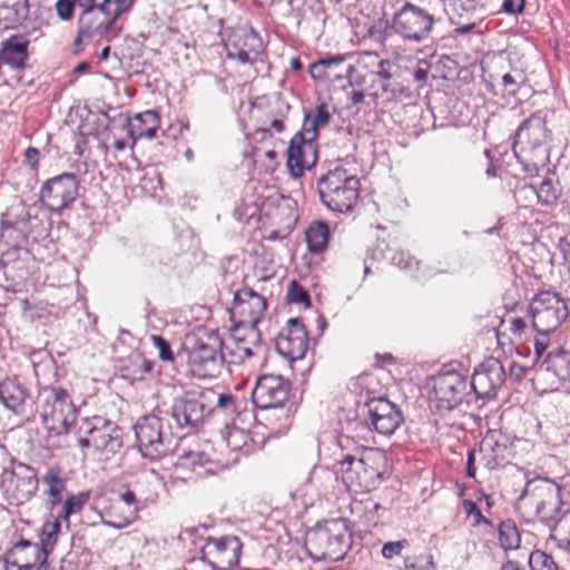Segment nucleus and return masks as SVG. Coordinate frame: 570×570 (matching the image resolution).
<instances>
[{"label": "nucleus", "mask_w": 570, "mask_h": 570, "mask_svg": "<svg viewBox=\"0 0 570 570\" xmlns=\"http://www.w3.org/2000/svg\"><path fill=\"white\" fill-rule=\"evenodd\" d=\"M135 0H78L82 12L79 17V29L73 45L78 47L83 39L90 38L91 35L108 40L116 37L121 30L118 20L130 10Z\"/></svg>", "instance_id": "obj_1"}, {"label": "nucleus", "mask_w": 570, "mask_h": 570, "mask_svg": "<svg viewBox=\"0 0 570 570\" xmlns=\"http://www.w3.org/2000/svg\"><path fill=\"white\" fill-rule=\"evenodd\" d=\"M337 473L347 489L360 492L375 490L384 480L387 458L384 451L365 448L360 455L345 454L336 463Z\"/></svg>", "instance_id": "obj_2"}, {"label": "nucleus", "mask_w": 570, "mask_h": 570, "mask_svg": "<svg viewBox=\"0 0 570 570\" xmlns=\"http://www.w3.org/2000/svg\"><path fill=\"white\" fill-rule=\"evenodd\" d=\"M549 130L542 110L533 112L519 126L513 141V153L525 173L532 175L549 160Z\"/></svg>", "instance_id": "obj_3"}, {"label": "nucleus", "mask_w": 570, "mask_h": 570, "mask_svg": "<svg viewBox=\"0 0 570 570\" xmlns=\"http://www.w3.org/2000/svg\"><path fill=\"white\" fill-rule=\"evenodd\" d=\"M132 429L135 445L144 459L157 462L173 454L175 439L166 413L157 410L142 415Z\"/></svg>", "instance_id": "obj_4"}, {"label": "nucleus", "mask_w": 570, "mask_h": 570, "mask_svg": "<svg viewBox=\"0 0 570 570\" xmlns=\"http://www.w3.org/2000/svg\"><path fill=\"white\" fill-rule=\"evenodd\" d=\"M352 533L344 519L317 522L305 535V548L313 559L340 561L352 548Z\"/></svg>", "instance_id": "obj_5"}, {"label": "nucleus", "mask_w": 570, "mask_h": 570, "mask_svg": "<svg viewBox=\"0 0 570 570\" xmlns=\"http://www.w3.org/2000/svg\"><path fill=\"white\" fill-rule=\"evenodd\" d=\"M518 503L533 509L540 521L548 524L552 532L557 531L559 522L567 514V511L562 510L561 488L544 478L528 481L518 498Z\"/></svg>", "instance_id": "obj_6"}, {"label": "nucleus", "mask_w": 570, "mask_h": 570, "mask_svg": "<svg viewBox=\"0 0 570 570\" xmlns=\"http://www.w3.org/2000/svg\"><path fill=\"white\" fill-rule=\"evenodd\" d=\"M322 203L331 210L347 213L353 209L360 196V180L342 167L328 170L318 179Z\"/></svg>", "instance_id": "obj_7"}, {"label": "nucleus", "mask_w": 570, "mask_h": 570, "mask_svg": "<svg viewBox=\"0 0 570 570\" xmlns=\"http://www.w3.org/2000/svg\"><path fill=\"white\" fill-rule=\"evenodd\" d=\"M38 412L45 428L55 435L67 433L77 415L69 394L53 386H46L39 391Z\"/></svg>", "instance_id": "obj_8"}, {"label": "nucleus", "mask_w": 570, "mask_h": 570, "mask_svg": "<svg viewBox=\"0 0 570 570\" xmlns=\"http://www.w3.org/2000/svg\"><path fill=\"white\" fill-rule=\"evenodd\" d=\"M435 23L428 10L405 2L392 17L391 29L406 42L420 43L431 38Z\"/></svg>", "instance_id": "obj_9"}, {"label": "nucleus", "mask_w": 570, "mask_h": 570, "mask_svg": "<svg viewBox=\"0 0 570 570\" xmlns=\"http://www.w3.org/2000/svg\"><path fill=\"white\" fill-rule=\"evenodd\" d=\"M79 446L94 448L96 451L115 454L122 445L119 426L102 416L85 419L78 429Z\"/></svg>", "instance_id": "obj_10"}, {"label": "nucleus", "mask_w": 570, "mask_h": 570, "mask_svg": "<svg viewBox=\"0 0 570 570\" xmlns=\"http://www.w3.org/2000/svg\"><path fill=\"white\" fill-rule=\"evenodd\" d=\"M223 342L217 337L196 338L186 347L187 364L190 373L198 379H212L219 375L224 363Z\"/></svg>", "instance_id": "obj_11"}, {"label": "nucleus", "mask_w": 570, "mask_h": 570, "mask_svg": "<svg viewBox=\"0 0 570 570\" xmlns=\"http://www.w3.org/2000/svg\"><path fill=\"white\" fill-rule=\"evenodd\" d=\"M568 313L566 301L550 291L539 293L530 304L532 326L543 336L557 330Z\"/></svg>", "instance_id": "obj_12"}, {"label": "nucleus", "mask_w": 570, "mask_h": 570, "mask_svg": "<svg viewBox=\"0 0 570 570\" xmlns=\"http://www.w3.org/2000/svg\"><path fill=\"white\" fill-rule=\"evenodd\" d=\"M289 389V382L283 376L265 374L258 377L252 392V401L262 413L276 410L279 413L276 419L287 421L288 415L284 405L288 400Z\"/></svg>", "instance_id": "obj_13"}, {"label": "nucleus", "mask_w": 570, "mask_h": 570, "mask_svg": "<svg viewBox=\"0 0 570 570\" xmlns=\"http://www.w3.org/2000/svg\"><path fill=\"white\" fill-rule=\"evenodd\" d=\"M214 397L210 389L188 391L175 397L171 405V417L178 428H196L209 414V401Z\"/></svg>", "instance_id": "obj_14"}, {"label": "nucleus", "mask_w": 570, "mask_h": 570, "mask_svg": "<svg viewBox=\"0 0 570 570\" xmlns=\"http://www.w3.org/2000/svg\"><path fill=\"white\" fill-rule=\"evenodd\" d=\"M1 488L9 504H23L38 489L36 471L27 464L18 463L10 471H4Z\"/></svg>", "instance_id": "obj_15"}, {"label": "nucleus", "mask_w": 570, "mask_h": 570, "mask_svg": "<svg viewBox=\"0 0 570 570\" xmlns=\"http://www.w3.org/2000/svg\"><path fill=\"white\" fill-rule=\"evenodd\" d=\"M79 181L71 173H63L48 179L40 189V200L52 213H61L78 196Z\"/></svg>", "instance_id": "obj_16"}, {"label": "nucleus", "mask_w": 570, "mask_h": 570, "mask_svg": "<svg viewBox=\"0 0 570 570\" xmlns=\"http://www.w3.org/2000/svg\"><path fill=\"white\" fill-rule=\"evenodd\" d=\"M393 67L394 65L390 60L379 61L377 70L367 75L368 85L365 87V91L368 96L374 99L386 96L389 100L400 97L410 98L412 96L409 83L397 79L392 70Z\"/></svg>", "instance_id": "obj_17"}, {"label": "nucleus", "mask_w": 570, "mask_h": 570, "mask_svg": "<svg viewBox=\"0 0 570 570\" xmlns=\"http://www.w3.org/2000/svg\"><path fill=\"white\" fill-rule=\"evenodd\" d=\"M266 309V298L252 288L244 287L234 294L230 316L236 320V326L256 328Z\"/></svg>", "instance_id": "obj_18"}, {"label": "nucleus", "mask_w": 570, "mask_h": 570, "mask_svg": "<svg viewBox=\"0 0 570 570\" xmlns=\"http://www.w3.org/2000/svg\"><path fill=\"white\" fill-rule=\"evenodd\" d=\"M364 409L366 425L384 436L392 435L404 421L401 410L385 397L371 399Z\"/></svg>", "instance_id": "obj_19"}, {"label": "nucleus", "mask_w": 570, "mask_h": 570, "mask_svg": "<svg viewBox=\"0 0 570 570\" xmlns=\"http://www.w3.org/2000/svg\"><path fill=\"white\" fill-rule=\"evenodd\" d=\"M200 552L202 559L214 570H229L239 561L242 542L235 535L208 538Z\"/></svg>", "instance_id": "obj_20"}, {"label": "nucleus", "mask_w": 570, "mask_h": 570, "mask_svg": "<svg viewBox=\"0 0 570 570\" xmlns=\"http://www.w3.org/2000/svg\"><path fill=\"white\" fill-rule=\"evenodd\" d=\"M504 381L505 371L502 363L491 357L475 367L470 385L479 399L490 400L497 395Z\"/></svg>", "instance_id": "obj_21"}, {"label": "nucleus", "mask_w": 570, "mask_h": 570, "mask_svg": "<svg viewBox=\"0 0 570 570\" xmlns=\"http://www.w3.org/2000/svg\"><path fill=\"white\" fill-rule=\"evenodd\" d=\"M465 389V379L458 372H446L436 376L433 394L438 410L451 411L456 407L463 400Z\"/></svg>", "instance_id": "obj_22"}, {"label": "nucleus", "mask_w": 570, "mask_h": 570, "mask_svg": "<svg viewBox=\"0 0 570 570\" xmlns=\"http://www.w3.org/2000/svg\"><path fill=\"white\" fill-rule=\"evenodd\" d=\"M276 351L293 362L305 356L308 346L307 332L298 318H289L286 327L278 334L275 342Z\"/></svg>", "instance_id": "obj_23"}, {"label": "nucleus", "mask_w": 570, "mask_h": 570, "mask_svg": "<svg viewBox=\"0 0 570 570\" xmlns=\"http://www.w3.org/2000/svg\"><path fill=\"white\" fill-rule=\"evenodd\" d=\"M316 139H309L303 132H296L287 149V165L295 177H299L305 168L316 161Z\"/></svg>", "instance_id": "obj_24"}, {"label": "nucleus", "mask_w": 570, "mask_h": 570, "mask_svg": "<svg viewBox=\"0 0 570 570\" xmlns=\"http://www.w3.org/2000/svg\"><path fill=\"white\" fill-rule=\"evenodd\" d=\"M223 347L229 351L233 357L232 363H243L262 350L259 333L257 328L235 326L232 332L230 345L223 343Z\"/></svg>", "instance_id": "obj_25"}, {"label": "nucleus", "mask_w": 570, "mask_h": 570, "mask_svg": "<svg viewBox=\"0 0 570 570\" xmlns=\"http://www.w3.org/2000/svg\"><path fill=\"white\" fill-rule=\"evenodd\" d=\"M229 58L253 63L262 50V40L254 30H237L226 43Z\"/></svg>", "instance_id": "obj_26"}, {"label": "nucleus", "mask_w": 570, "mask_h": 570, "mask_svg": "<svg viewBox=\"0 0 570 570\" xmlns=\"http://www.w3.org/2000/svg\"><path fill=\"white\" fill-rule=\"evenodd\" d=\"M29 41L19 35H13L1 42L0 62L8 65L11 69H22L28 60Z\"/></svg>", "instance_id": "obj_27"}, {"label": "nucleus", "mask_w": 570, "mask_h": 570, "mask_svg": "<svg viewBox=\"0 0 570 570\" xmlns=\"http://www.w3.org/2000/svg\"><path fill=\"white\" fill-rule=\"evenodd\" d=\"M160 127V117L155 110H146L135 116L134 122L129 124V135L134 141L147 138L153 139Z\"/></svg>", "instance_id": "obj_28"}, {"label": "nucleus", "mask_w": 570, "mask_h": 570, "mask_svg": "<svg viewBox=\"0 0 570 570\" xmlns=\"http://www.w3.org/2000/svg\"><path fill=\"white\" fill-rule=\"evenodd\" d=\"M28 13V0H0V29L14 28Z\"/></svg>", "instance_id": "obj_29"}, {"label": "nucleus", "mask_w": 570, "mask_h": 570, "mask_svg": "<svg viewBox=\"0 0 570 570\" xmlns=\"http://www.w3.org/2000/svg\"><path fill=\"white\" fill-rule=\"evenodd\" d=\"M332 119L330 106L325 102L316 106L314 110L305 111L304 121L301 132L309 139H316L320 129L328 126Z\"/></svg>", "instance_id": "obj_30"}, {"label": "nucleus", "mask_w": 570, "mask_h": 570, "mask_svg": "<svg viewBox=\"0 0 570 570\" xmlns=\"http://www.w3.org/2000/svg\"><path fill=\"white\" fill-rule=\"evenodd\" d=\"M26 396V390L19 382L10 379L0 382V402L9 411L19 413L23 407Z\"/></svg>", "instance_id": "obj_31"}, {"label": "nucleus", "mask_w": 570, "mask_h": 570, "mask_svg": "<svg viewBox=\"0 0 570 570\" xmlns=\"http://www.w3.org/2000/svg\"><path fill=\"white\" fill-rule=\"evenodd\" d=\"M99 517L102 524L120 530L134 521L135 510H124L120 502H112L99 511Z\"/></svg>", "instance_id": "obj_32"}, {"label": "nucleus", "mask_w": 570, "mask_h": 570, "mask_svg": "<svg viewBox=\"0 0 570 570\" xmlns=\"http://www.w3.org/2000/svg\"><path fill=\"white\" fill-rule=\"evenodd\" d=\"M42 482L47 485L45 493L48 495V505L53 510L62 501V494L66 491V479L59 468L47 470Z\"/></svg>", "instance_id": "obj_33"}, {"label": "nucleus", "mask_w": 570, "mask_h": 570, "mask_svg": "<svg viewBox=\"0 0 570 570\" xmlns=\"http://www.w3.org/2000/svg\"><path fill=\"white\" fill-rule=\"evenodd\" d=\"M350 508L352 515L363 527L371 528L377 524L381 505L374 500L370 498L353 500Z\"/></svg>", "instance_id": "obj_34"}, {"label": "nucleus", "mask_w": 570, "mask_h": 570, "mask_svg": "<svg viewBox=\"0 0 570 570\" xmlns=\"http://www.w3.org/2000/svg\"><path fill=\"white\" fill-rule=\"evenodd\" d=\"M330 226L324 222H313L305 232V240L311 253H321L327 248Z\"/></svg>", "instance_id": "obj_35"}, {"label": "nucleus", "mask_w": 570, "mask_h": 570, "mask_svg": "<svg viewBox=\"0 0 570 570\" xmlns=\"http://www.w3.org/2000/svg\"><path fill=\"white\" fill-rule=\"evenodd\" d=\"M544 363L547 371L552 372L560 381L564 382L570 377V360L564 350L550 352Z\"/></svg>", "instance_id": "obj_36"}, {"label": "nucleus", "mask_w": 570, "mask_h": 570, "mask_svg": "<svg viewBox=\"0 0 570 570\" xmlns=\"http://www.w3.org/2000/svg\"><path fill=\"white\" fill-rule=\"evenodd\" d=\"M499 541L504 550H515L520 547L521 537L513 520L507 519L499 524Z\"/></svg>", "instance_id": "obj_37"}, {"label": "nucleus", "mask_w": 570, "mask_h": 570, "mask_svg": "<svg viewBox=\"0 0 570 570\" xmlns=\"http://www.w3.org/2000/svg\"><path fill=\"white\" fill-rule=\"evenodd\" d=\"M60 527L59 518L52 521H46L42 525L41 550L43 554L48 556L52 552L58 540Z\"/></svg>", "instance_id": "obj_38"}, {"label": "nucleus", "mask_w": 570, "mask_h": 570, "mask_svg": "<svg viewBox=\"0 0 570 570\" xmlns=\"http://www.w3.org/2000/svg\"><path fill=\"white\" fill-rule=\"evenodd\" d=\"M523 190L535 196L544 205H549L558 198V190L550 179H544L538 187L532 185L524 187Z\"/></svg>", "instance_id": "obj_39"}, {"label": "nucleus", "mask_w": 570, "mask_h": 570, "mask_svg": "<svg viewBox=\"0 0 570 570\" xmlns=\"http://www.w3.org/2000/svg\"><path fill=\"white\" fill-rule=\"evenodd\" d=\"M88 492H80L78 494L69 495L65 500L61 512L59 513L58 518L65 520L68 523L70 515L79 513L82 510L86 502L88 501Z\"/></svg>", "instance_id": "obj_40"}, {"label": "nucleus", "mask_w": 570, "mask_h": 570, "mask_svg": "<svg viewBox=\"0 0 570 570\" xmlns=\"http://www.w3.org/2000/svg\"><path fill=\"white\" fill-rule=\"evenodd\" d=\"M225 442L227 448L232 451H242L248 446V443L252 442V438L244 429L233 425L227 428Z\"/></svg>", "instance_id": "obj_41"}, {"label": "nucleus", "mask_w": 570, "mask_h": 570, "mask_svg": "<svg viewBox=\"0 0 570 570\" xmlns=\"http://www.w3.org/2000/svg\"><path fill=\"white\" fill-rule=\"evenodd\" d=\"M495 446L497 449L494 448V444L491 441L483 440L479 449V454L484 461V465L489 470H494L501 465V460L499 459V455L495 452L497 450H502V448L498 444H495Z\"/></svg>", "instance_id": "obj_42"}, {"label": "nucleus", "mask_w": 570, "mask_h": 570, "mask_svg": "<svg viewBox=\"0 0 570 570\" xmlns=\"http://www.w3.org/2000/svg\"><path fill=\"white\" fill-rule=\"evenodd\" d=\"M403 570H438V566L431 554L409 556Z\"/></svg>", "instance_id": "obj_43"}, {"label": "nucleus", "mask_w": 570, "mask_h": 570, "mask_svg": "<svg viewBox=\"0 0 570 570\" xmlns=\"http://www.w3.org/2000/svg\"><path fill=\"white\" fill-rule=\"evenodd\" d=\"M215 404L227 414H233L237 411V397L230 393L217 394L214 391V397L209 401V413L213 411Z\"/></svg>", "instance_id": "obj_44"}, {"label": "nucleus", "mask_w": 570, "mask_h": 570, "mask_svg": "<svg viewBox=\"0 0 570 570\" xmlns=\"http://www.w3.org/2000/svg\"><path fill=\"white\" fill-rule=\"evenodd\" d=\"M410 547V542L406 539H401L397 541H387L383 543L381 548V556L385 560H393L396 557H400L402 552Z\"/></svg>", "instance_id": "obj_45"}, {"label": "nucleus", "mask_w": 570, "mask_h": 570, "mask_svg": "<svg viewBox=\"0 0 570 570\" xmlns=\"http://www.w3.org/2000/svg\"><path fill=\"white\" fill-rule=\"evenodd\" d=\"M36 564V558L31 561L21 562V554H17V551H9L4 557V569L6 570H31Z\"/></svg>", "instance_id": "obj_46"}, {"label": "nucleus", "mask_w": 570, "mask_h": 570, "mask_svg": "<svg viewBox=\"0 0 570 570\" xmlns=\"http://www.w3.org/2000/svg\"><path fill=\"white\" fill-rule=\"evenodd\" d=\"M391 262L401 269H411L417 265V262L413 256L401 249L395 250L391 257Z\"/></svg>", "instance_id": "obj_47"}, {"label": "nucleus", "mask_w": 570, "mask_h": 570, "mask_svg": "<svg viewBox=\"0 0 570 570\" xmlns=\"http://www.w3.org/2000/svg\"><path fill=\"white\" fill-rule=\"evenodd\" d=\"M287 297L292 303H305L309 305V296L307 292L295 281L289 285Z\"/></svg>", "instance_id": "obj_48"}, {"label": "nucleus", "mask_w": 570, "mask_h": 570, "mask_svg": "<svg viewBox=\"0 0 570 570\" xmlns=\"http://www.w3.org/2000/svg\"><path fill=\"white\" fill-rule=\"evenodd\" d=\"M76 4L80 7L78 0H58L56 3L58 17L62 20H70Z\"/></svg>", "instance_id": "obj_49"}, {"label": "nucleus", "mask_w": 570, "mask_h": 570, "mask_svg": "<svg viewBox=\"0 0 570 570\" xmlns=\"http://www.w3.org/2000/svg\"><path fill=\"white\" fill-rule=\"evenodd\" d=\"M151 340L154 342L155 347L158 348L159 357L163 361H173L174 355L170 348L169 343L159 335H153Z\"/></svg>", "instance_id": "obj_50"}, {"label": "nucleus", "mask_w": 570, "mask_h": 570, "mask_svg": "<svg viewBox=\"0 0 570 570\" xmlns=\"http://www.w3.org/2000/svg\"><path fill=\"white\" fill-rule=\"evenodd\" d=\"M463 508L465 510V512L468 513V515H472L474 517L475 519V524H487V525H491V522L489 519H487L480 508L478 507V504L471 500H464L463 501Z\"/></svg>", "instance_id": "obj_51"}, {"label": "nucleus", "mask_w": 570, "mask_h": 570, "mask_svg": "<svg viewBox=\"0 0 570 570\" xmlns=\"http://www.w3.org/2000/svg\"><path fill=\"white\" fill-rule=\"evenodd\" d=\"M525 7V0H503L501 4V11L507 14H519L522 13Z\"/></svg>", "instance_id": "obj_52"}, {"label": "nucleus", "mask_w": 570, "mask_h": 570, "mask_svg": "<svg viewBox=\"0 0 570 570\" xmlns=\"http://www.w3.org/2000/svg\"><path fill=\"white\" fill-rule=\"evenodd\" d=\"M502 86L507 95L515 96L520 88V81L511 73L502 76Z\"/></svg>", "instance_id": "obj_53"}, {"label": "nucleus", "mask_w": 570, "mask_h": 570, "mask_svg": "<svg viewBox=\"0 0 570 570\" xmlns=\"http://www.w3.org/2000/svg\"><path fill=\"white\" fill-rule=\"evenodd\" d=\"M28 549L32 553V558H36V560H37L38 554H39L38 544L32 543L29 540L21 539L13 546V548L10 551H17V554H21V552H24V550H28Z\"/></svg>", "instance_id": "obj_54"}, {"label": "nucleus", "mask_w": 570, "mask_h": 570, "mask_svg": "<svg viewBox=\"0 0 570 570\" xmlns=\"http://www.w3.org/2000/svg\"><path fill=\"white\" fill-rule=\"evenodd\" d=\"M429 68L425 61H420L416 69L412 72V78L421 87L428 78Z\"/></svg>", "instance_id": "obj_55"}, {"label": "nucleus", "mask_w": 570, "mask_h": 570, "mask_svg": "<svg viewBox=\"0 0 570 570\" xmlns=\"http://www.w3.org/2000/svg\"><path fill=\"white\" fill-rule=\"evenodd\" d=\"M39 150L35 147H28L24 151V164L31 169H36L39 163Z\"/></svg>", "instance_id": "obj_56"}, {"label": "nucleus", "mask_w": 570, "mask_h": 570, "mask_svg": "<svg viewBox=\"0 0 570 570\" xmlns=\"http://www.w3.org/2000/svg\"><path fill=\"white\" fill-rule=\"evenodd\" d=\"M14 269V264L10 262H6L3 259L0 261V283L1 282H13V278L10 276L11 272Z\"/></svg>", "instance_id": "obj_57"}, {"label": "nucleus", "mask_w": 570, "mask_h": 570, "mask_svg": "<svg viewBox=\"0 0 570 570\" xmlns=\"http://www.w3.org/2000/svg\"><path fill=\"white\" fill-rule=\"evenodd\" d=\"M327 62H321V60L311 65V76L313 78H325L328 76L326 70Z\"/></svg>", "instance_id": "obj_58"}, {"label": "nucleus", "mask_w": 570, "mask_h": 570, "mask_svg": "<svg viewBox=\"0 0 570 570\" xmlns=\"http://www.w3.org/2000/svg\"><path fill=\"white\" fill-rule=\"evenodd\" d=\"M120 503H125L127 505L126 509H134L135 512L137 511V500L136 495L132 491L127 490L124 493L120 494Z\"/></svg>", "instance_id": "obj_59"}, {"label": "nucleus", "mask_w": 570, "mask_h": 570, "mask_svg": "<svg viewBox=\"0 0 570 570\" xmlns=\"http://www.w3.org/2000/svg\"><path fill=\"white\" fill-rule=\"evenodd\" d=\"M525 328V322L521 317H513L510 321V331L513 335L520 337Z\"/></svg>", "instance_id": "obj_60"}, {"label": "nucleus", "mask_w": 570, "mask_h": 570, "mask_svg": "<svg viewBox=\"0 0 570 570\" xmlns=\"http://www.w3.org/2000/svg\"><path fill=\"white\" fill-rule=\"evenodd\" d=\"M475 453H476L475 450H472L468 454L466 475L469 478H475V466H474Z\"/></svg>", "instance_id": "obj_61"}, {"label": "nucleus", "mask_w": 570, "mask_h": 570, "mask_svg": "<svg viewBox=\"0 0 570 570\" xmlns=\"http://www.w3.org/2000/svg\"><path fill=\"white\" fill-rule=\"evenodd\" d=\"M321 62H327L326 63V70L331 69L332 67L340 66L344 61V57L341 55H336L328 58L320 59Z\"/></svg>", "instance_id": "obj_62"}, {"label": "nucleus", "mask_w": 570, "mask_h": 570, "mask_svg": "<svg viewBox=\"0 0 570 570\" xmlns=\"http://www.w3.org/2000/svg\"><path fill=\"white\" fill-rule=\"evenodd\" d=\"M547 346H548V344L543 336L541 338H535V342H534L535 355L538 357H540L546 352Z\"/></svg>", "instance_id": "obj_63"}, {"label": "nucleus", "mask_w": 570, "mask_h": 570, "mask_svg": "<svg viewBox=\"0 0 570 570\" xmlns=\"http://www.w3.org/2000/svg\"><path fill=\"white\" fill-rule=\"evenodd\" d=\"M501 570H524L517 561L508 560L501 566Z\"/></svg>", "instance_id": "obj_64"}]
</instances>
